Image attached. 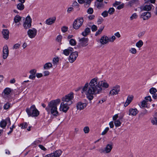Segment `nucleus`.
<instances>
[{
  "label": "nucleus",
  "instance_id": "1",
  "mask_svg": "<svg viewBox=\"0 0 157 157\" xmlns=\"http://www.w3.org/2000/svg\"><path fill=\"white\" fill-rule=\"evenodd\" d=\"M98 80L97 77L94 78L90 80L89 83H86L82 88L81 93L85 94L87 98L90 101L93 99L94 95L97 96L102 93V87L107 88L109 86L105 81L98 82Z\"/></svg>",
  "mask_w": 157,
  "mask_h": 157
},
{
  "label": "nucleus",
  "instance_id": "2",
  "mask_svg": "<svg viewBox=\"0 0 157 157\" xmlns=\"http://www.w3.org/2000/svg\"><path fill=\"white\" fill-rule=\"evenodd\" d=\"M60 101L59 99L51 101L48 103V106L46 108V110L48 113L50 112L53 116H57L59 113L57 111V105L59 103Z\"/></svg>",
  "mask_w": 157,
  "mask_h": 157
},
{
  "label": "nucleus",
  "instance_id": "3",
  "mask_svg": "<svg viewBox=\"0 0 157 157\" xmlns=\"http://www.w3.org/2000/svg\"><path fill=\"white\" fill-rule=\"evenodd\" d=\"M26 111L29 117H37L39 114V111L34 105H32L30 108H26Z\"/></svg>",
  "mask_w": 157,
  "mask_h": 157
},
{
  "label": "nucleus",
  "instance_id": "4",
  "mask_svg": "<svg viewBox=\"0 0 157 157\" xmlns=\"http://www.w3.org/2000/svg\"><path fill=\"white\" fill-rule=\"evenodd\" d=\"M74 98V93L71 92L69 94L65 95L62 98V100L63 102L67 103L68 105H71L72 104V100Z\"/></svg>",
  "mask_w": 157,
  "mask_h": 157
},
{
  "label": "nucleus",
  "instance_id": "5",
  "mask_svg": "<svg viewBox=\"0 0 157 157\" xmlns=\"http://www.w3.org/2000/svg\"><path fill=\"white\" fill-rule=\"evenodd\" d=\"M84 21L83 17H78L75 19L73 23V27L75 29H78L82 25Z\"/></svg>",
  "mask_w": 157,
  "mask_h": 157
},
{
  "label": "nucleus",
  "instance_id": "6",
  "mask_svg": "<svg viewBox=\"0 0 157 157\" xmlns=\"http://www.w3.org/2000/svg\"><path fill=\"white\" fill-rule=\"evenodd\" d=\"M112 148V145L108 144L105 148H101L98 150V151L101 154L108 153L111 151Z\"/></svg>",
  "mask_w": 157,
  "mask_h": 157
},
{
  "label": "nucleus",
  "instance_id": "7",
  "mask_svg": "<svg viewBox=\"0 0 157 157\" xmlns=\"http://www.w3.org/2000/svg\"><path fill=\"white\" fill-rule=\"evenodd\" d=\"M32 20L30 16H28L25 19V21L23 23V26L25 29H28L31 27Z\"/></svg>",
  "mask_w": 157,
  "mask_h": 157
},
{
  "label": "nucleus",
  "instance_id": "8",
  "mask_svg": "<svg viewBox=\"0 0 157 157\" xmlns=\"http://www.w3.org/2000/svg\"><path fill=\"white\" fill-rule=\"evenodd\" d=\"M120 91V86L119 85H117L113 87L112 90L110 91L109 94L111 96H114L117 94Z\"/></svg>",
  "mask_w": 157,
  "mask_h": 157
},
{
  "label": "nucleus",
  "instance_id": "9",
  "mask_svg": "<svg viewBox=\"0 0 157 157\" xmlns=\"http://www.w3.org/2000/svg\"><path fill=\"white\" fill-rule=\"evenodd\" d=\"M37 33V30L34 28L29 29L27 32V34L28 36L30 38H34L36 35Z\"/></svg>",
  "mask_w": 157,
  "mask_h": 157
},
{
  "label": "nucleus",
  "instance_id": "10",
  "mask_svg": "<svg viewBox=\"0 0 157 157\" xmlns=\"http://www.w3.org/2000/svg\"><path fill=\"white\" fill-rule=\"evenodd\" d=\"M78 52H71L69 58V61L70 63H73L76 59L78 56Z\"/></svg>",
  "mask_w": 157,
  "mask_h": 157
},
{
  "label": "nucleus",
  "instance_id": "11",
  "mask_svg": "<svg viewBox=\"0 0 157 157\" xmlns=\"http://www.w3.org/2000/svg\"><path fill=\"white\" fill-rule=\"evenodd\" d=\"M67 103L62 102L61 103L59 108L60 110L66 113L69 109V105Z\"/></svg>",
  "mask_w": 157,
  "mask_h": 157
},
{
  "label": "nucleus",
  "instance_id": "12",
  "mask_svg": "<svg viewBox=\"0 0 157 157\" xmlns=\"http://www.w3.org/2000/svg\"><path fill=\"white\" fill-rule=\"evenodd\" d=\"M88 42V39L87 38L83 37L79 38L78 45L80 47H84L86 46Z\"/></svg>",
  "mask_w": 157,
  "mask_h": 157
},
{
  "label": "nucleus",
  "instance_id": "13",
  "mask_svg": "<svg viewBox=\"0 0 157 157\" xmlns=\"http://www.w3.org/2000/svg\"><path fill=\"white\" fill-rule=\"evenodd\" d=\"M151 17V13L146 12L143 13L140 15V18H142L144 20L148 19Z\"/></svg>",
  "mask_w": 157,
  "mask_h": 157
},
{
  "label": "nucleus",
  "instance_id": "14",
  "mask_svg": "<svg viewBox=\"0 0 157 157\" xmlns=\"http://www.w3.org/2000/svg\"><path fill=\"white\" fill-rule=\"evenodd\" d=\"M86 106V103L79 101L77 103L76 108L77 110H81L83 109Z\"/></svg>",
  "mask_w": 157,
  "mask_h": 157
},
{
  "label": "nucleus",
  "instance_id": "15",
  "mask_svg": "<svg viewBox=\"0 0 157 157\" xmlns=\"http://www.w3.org/2000/svg\"><path fill=\"white\" fill-rule=\"evenodd\" d=\"M109 37L106 36H102L100 39V42L102 44H104L109 43Z\"/></svg>",
  "mask_w": 157,
  "mask_h": 157
},
{
  "label": "nucleus",
  "instance_id": "16",
  "mask_svg": "<svg viewBox=\"0 0 157 157\" xmlns=\"http://www.w3.org/2000/svg\"><path fill=\"white\" fill-rule=\"evenodd\" d=\"M56 20V17H50L47 19L45 22L46 24L48 25H50L53 24Z\"/></svg>",
  "mask_w": 157,
  "mask_h": 157
},
{
  "label": "nucleus",
  "instance_id": "17",
  "mask_svg": "<svg viewBox=\"0 0 157 157\" xmlns=\"http://www.w3.org/2000/svg\"><path fill=\"white\" fill-rule=\"evenodd\" d=\"M138 113V111L136 109L130 108L128 111V115L135 116Z\"/></svg>",
  "mask_w": 157,
  "mask_h": 157
},
{
  "label": "nucleus",
  "instance_id": "18",
  "mask_svg": "<svg viewBox=\"0 0 157 157\" xmlns=\"http://www.w3.org/2000/svg\"><path fill=\"white\" fill-rule=\"evenodd\" d=\"M2 33L3 38L6 40H8L9 38V31L7 29H3L2 30Z\"/></svg>",
  "mask_w": 157,
  "mask_h": 157
},
{
  "label": "nucleus",
  "instance_id": "19",
  "mask_svg": "<svg viewBox=\"0 0 157 157\" xmlns=\"http://www.w3.org/2000/svg\"><path fill=\"white\" fill-rule=\"evenodd\" d=\"M152 6L151 4L147 5L142 6L141 9L143 10L149 11L151 10Z\"/></svg>",
  "mask_w": 157,
  "mask_h": 157
},
{
  "label": "nucleus",
  "instance_id": "20",
  "mask_svg": "<svg viewBox=\"0 0 157 157\" xmlns=\"http://www.w3.org/2000/svg\"><path fill=\"white\" fill-rule=\"evenodd\" d=\"M62 153V151L60 150H59L55 151L53 153H51V154L52 156V157H59Z\"/></svg>",
  "mask_w": 157,
  "mask_h": 157
},
{
  "label": "nucleus",
  "instance_id": "21",
  "mask_svg": "<svg viewBox=\"0 0 157 157\" xmlns=\"http://www.w3.org/2000/svg\"><path fill=\"white\" fill-rule=\"evenodd\" d=\"M133 97L132 96H128L126 101L124 104V106L125 107L127 106L132 101Z\"/></svg>",
  "mask_w": 157,
  "mask_h": 157
},
{
  "label": "nucleus",
  "instance_id": "22",
  "mask_svg": "<svg viewBox=\"0 0 157 157\" xmlns=\"http://www.w3.org/2000/svg\"><path fill=\"white\" fill-rule=\"evenodd\" d=\"M90 32V29L89 28H86L85 30L82 33V35L84 36H86Z\"/></svg>",
  "mask_w": 157,
  "mask_h": 157
},
{
  "label": "nucleus",
  "instance_id": "23",
  "mask_svg": "<svg viewBox=\"0 0 157 157\" xmlns=\"http://www.w3.org/2000/svg\"><path fill=\"white\" fill-rule=\"evenodd\" d=\"M9 50H3L2 57L3 59H6L9 55Z\"/></svg>",
  "mask_w": 157,
  "mask_h": 157
},
{
  "label": "nucleus",
  "instance_id": "24",
  "mask_svg": "<svg viewBox=\"0 0 157 157\" xmlns=\"http://www.w3.org/2000/svg\"><path fill=\"white\" fill-rule=\"evenodd\" d=\"M52 63H46L44 66V69L47 70L52 67Z\"/></svg>",
  "mask_w": 157,
  "mask_h": 157
},
{
  "label": "nucleus",
  "instance_id": "25",
  "mask_svg": "<svg viewBox=\"0 0 157 157\" xmlns=\"http://www.w3.org/2000/svg\"><path fill=\"white\" fill-rule=\"evenodd\" d=\"M17 7L18 10H22L24 9L25 6L23 4L19 3L17 4Z\"/></svg>",
  "mask_w": 157,
  "mask_h": 157
},
{
  "label": "nucleus",
  "instance_id": "26",
  "mask_svg": "<svg viewBox=\"0 0 157 157\" xmlns=\"http://www.w3.org/2000/svg\"><path fill=\"white\" fill-rule=\"evenodd\" d=\"M11 92V90L10 88H6L4 89L3 93L5 95H8L10 94Z\"/></svg>",
  "mask_w": 157,
  "mask_h": 157
},
{
  "label": "nucleus",
  "instance_id": "27",
  "mask_svg": "<svg viewBox=\"0 0 157 157\" xmlns=\"http://www.w3.org/2000/svg\"><path fill=\"white\" fill-rule=\"evenodd\" d=\"M138 17V15L136 13H133L130 17L131 21H132L133 20L136 19Z\"/></svg>",
  "mask_w": 157,
  "mask_h": 157
},
{
  "label": "nucleus",
  "instance_id": "28",
  "mask_svg": "<svg viewBox=\"0 0 157 157\" xmlns=\"http://www.w3.org/2000/svg\"><path fill=\"white\" fill-rule=\"evenodd\" d=\"M7 124V122L5 120H3L0 122V126L4 128L6 127Z\"/></svg>",
  "mask_w": 157,
  "mask_h": 157
},
{
  "label": "nucleus",
  "instance_id": "29",
  "mask_svg": "<svg viewBox=\"0 0 157 157\" xmlns=\"http://www.w3.org/2000/svg\"><path fill=\"white\" fill-rule=\"evenodd\" d=\"M21 17L18 15H17L14 18V21L15 23L18 22L21 19Z\"/></svg>",
  "mask_w": 157,
  "mask_h": 157
},
{
  "label": "nucleus",
  "instance_id": "30",
  "mask_svg": "<svg viewBox=\"0 0 157 157\" xmlns=\"http://www.w3.org/2000/svg\"><path fill=\"white\" fill-rule=\"evenodd\" d=\"M72 51L71 50H63V54L66 56H68Z\"/></svg>",
  "mask_w": 157,
  "mask_h": 157
},
{
  "label": "nucleus",
  "instance_id": "31",
  "mask_svg": "<svg viewBox=\"0 0 157 157\" xmlns=\"http://www.w3.org/2000/svg\"><path fill=\"white\" fill-rule=\"evenodd\" d=\"M143 42L141 40H139L136 44V46L138 48H140L143 45Z\"/></svg>",
  "mask_w": 157,
  "mask_h": 157
},
{
  "label": "nucleus",
  "instance_id": "32",
  "mask_svg": "<svg viewBox=\"0 0 157 157\" xmlns=\"http://www.w3.org/2000/svg\"><path fill=\"white\" fill-rule=\"evenodd\" d=\"M92 1L93 0H86V2L84 4V6L86 8L88 7Z\"/></svg>",
  "mask_w": 157,
  "mask_h": 157
},
{
  "label": "nucleus",
  "instance_id": "33",
  "mask_svg": "<svg viewBox=\"0 0 157 157\" xmlns=\"http://www.w3.org/2000/svg\"><path fill=\"white\" fill-rule=\"evenodd\" d=\"M59 58L58 57H54L53 59L52 62L54 65H56L59 61Z\"/></svg>",
  "mask_w": 157,
  "mask_h": 157
},
{
  "label": "nucleus",
  "instance_id": "34",
  "mask_svg": "<svg viewBox=\"0 0 157 157\" xmlns=\"http://www.w3.org/2000/svg\"><path fill=\"white\" fill-rule=\"evenodd\" d=\"M151 123L153 125H157V117H155L151 120Z\"/></svg>",
  "mask_w": 157,
  "mask_h": 157
},
{
  "label": "nucleus",
  "instance_id": "35",
  "mask_svg": "<svg viewBox=\"0 0 157 157\" xmlns=\"http://www.w3.org/2000/svg\"><path fill=\"white\" fill-rule=\"evenodd\" d=\"M157 92V89L154 87H152L149 90V92L152 94L156 93Z\"/></svg>",
  "mask_w": 157,
  "mask_h": 157
},
{
  "label": "nucleus",
  "instance_id": "36",
  "mask_svg": "<svg viewBox=\"0 0 157 157\" xmlns=\"http://www.w3.org/2000/svg\"><path fill=\"white\" fill-rule=\"evenodd\" d=\"M96 6L98 9H101L104 7V5L102 3H100L99 2L96 5Z\"/></svg>",
  "mask_w": 157,
  "mask_h": 157
},
{
  "label": "nucleus",
  "instance_id": "37",
  "mask_svg": "<svg viewBox=\"0 0 157 157\" xmlns=\"http://www.w3.org/2000/svg\"><path fill=\"white\" fill-rule=\"evenodd\" d=\"M121 123L119 119L115 121L114 124L115 126L117 127H118L121 126Z\"/></svg>",
  "mask_w": 157,
  "mask_h": 157
},
{
  "label": "nucleus",
  "instance_id": "38",
  "mask_svg": "<svg viewBox=\"0 0 157 157\" xmlns=\"http://www.w3.org/2000/svg\"><path fill=\"white\" fill-rule=\"evenodd\" d=\"M70 44L72 46H75L76 45V42L75 40L73 39H71L69 40Z\"/></svg>",
  "mask_w": 157,
  "mask_h": 157
},
{
  "label": "nucleus",
  "instance_id": "39",
  "mask_svg": "<svg viewBox=\"0 0 157 157\" xmlns=\"http://www.w3.org/2000/svg\"><path fill=\"white\" fill-rule=\"evenodd\" d=\"M62 38L63 36L61 35H58L57 36L56 39V40L59 43H61L62 41Z\"/></svg>",
  "mask_w": 157,
  "mask_h": 157
},
{
  "label": "nucleus",
  "instance_id": "40",
  "mask_svg": "<svg viewBox=\"0 0 157 157\" xmlns=\"http://www.w3.org/2000/svg\"><path fill=\"white\" fill-rule=\"evenodd\" d=\"M147 111L146 109L144 110L141 113L139 114V116L143 117L145 115L147 114Z\"/></svg>",
  "mask_w": 157,
  "mask_h": 157
},
{
  "label": "nucleus",
  "instance_id": "41",
  "mask_svg": "<svg viewBox=\"0 0 157 157\" xmlns=\"http://www.w3.org/2000/svg\"><path fill=\"white\" fill-rule=\"evenodd\" d=\"M116 38L115 36H113L111 37H109V42H113L115 40Z\"/></svg>",
  "mask_w": 157,
  "mask_h": 157
},
{
  "label": "nucleus",
  "instance_id": "42",
  "mask_svg": "<svg viewBox=\"0 0 157 157\" xmlns=\"http://www.w3.org/2000/svg\"><path fill=\"white\" fill-rule=\"evenodd\" d=\"M114 11L115 9L113 8V7L110 8L108 11V13L110 15L113 14L114 13Z\"/></svg>",
  "mask_w": 157,
  "mask_h": 157
},
{
  "label": "nucleus",
  "instance_id": "43",
  "mask_svg": "<svg viewBox=\"0 0 157 157\" xmlns=\"http://www.w3.org/2000/svg\"><path fill=\"white\" fill-rule=\"evenodd\" d=\"M108 12L106 10L104 11L101 13V15L104 17H105L108 16Z\"/></svg>",
  "mask_w": 157,
  "mask_h": 157
},
{
  "label": "nucleus",
  "instance_id": "44",
  "mask_svg": "<svg viewBox=\"0 0 157 157\" xmlns=\"http://www.w3.org/2000/svg\"><path fill=\"white\" fill-rule=\"evenodd\" d=\"M94 10L91 7L89 8L87 10V12L89 14H92Z\"/></svg>",
  "mask_w": 157,
  "mask_h": 157
},
{
  "label": "nucleus",
  "instance_id": "45",
  "mask_svg": "<svg viewBox=\"0 0 157 157\" xmlns=\"http://www.w3.org/2000/svg\"><path fill=\"white\" fill-rule=\"evenodd\" d=\"M83 131L85 133H88L90 131V129L88 127L86 126L83 128Z\"/></svg>",
  "mask_w": 157,
  "mask_h": 157
},
{
  "label": "nucleus",
  "instance_id": "46",
  "mask_svg": "<svg viewBox=\"0 0 157 157\" xmlns=\"http://www.w3.org/2000/svg\"><path fill=\"white\" fill-rule=\"evenodd\" d=\"M104 28V27H101L99 29H98V31L96 32V35H98L100 34L101 32H102L103 29Z\"/></svg>",
  "mask_w": 157,
  "mask_h": 157
},
{
  "label": "nucleus",
  "instance_id": "47",
  "mask_svg": "<svg viewBox=\"0 0 157 157\" xmlns=\"http://www.w3.org/2000/svg\"><path fill=\"white\" fill-rule=\"evenodd\" d=\"M10 106V104L9 103H7L4 106V108L5 109H8Z\"/></svg>",
  "mask_w": 157,
  "mask_h": 157
},
{
  "label": "nucleus",
  "instance_id": "48",
  "mask_svg": "<svg viewBox=\"0 0 157 157\" xmlns=\"http://www.w3.org/2000/svg\"><path fill=\"white\" fill-rule=\"evenodd\" d=\"M104 19L101 17H99L97 23L99 25L101 24L103 21Z\"/></svg>",
  "mask_w": 157,
  "mask_h": 157
},
{
  "label": "nucleus",
  "instance_id": "49",
  "mask_svg": "<svg viewBox=\"0 0 157 157\" xmlns=\"http://www.w3.org/2000/svg\"><path fill=\"white\" fill-rule=\"evenodd\" d=\"M147 103L145 100H143L142 102L141 106L143 107H145L147 106Z\"/></svg>",
  "mask_w": 157,
  "mask_h": 157
},
{
  "label": "nucleus",
  "instance_id": "50",
  "mask_svg": "<svg viewBox=\"0 0 157 157\" xmlns=\"http://www.w3.org/2000/svg\"><path fill=\"white\" fill-rule=\"evenodd\" d=\"M21 126L22 128H27L28 124L26 123H25L23 124H21Z\"/></svg>",
  "mask_w": 157,
  "mask_h": 157
},
{
  "label": "nucleus",
  "instance_id": "51",
  "mask_svg": "<svg viewBox=\"0 0 157 157\" xmlns=\"http://www.w3.org/2000/svg\"><path fill=\"white\" fill-rule=\"evenodd\" d=\"M36 70L35 69L31 70L29 71L31 75H35Z\"/></svg>",
  "mask_w": 157,
  "mask_h": 157
},
{
  "label": "nucleus",
  "instance_id": "52",
  "mask_svg": "<svg viewBox=\"0 0 157 157\" xmlns=\"http://www.w3.org/2000/svg\"><path fill=\"white\" fill-rule=\"evenodd\" d=\"M124 4L122 3V4H120L119 5H118L117 7V9L118 10H121V9L123 8L124 7Z\"/></svg>",
  "mask_w": 157,
  "mask_h": 157
},
{
  "label": "nucleus",
  "instance_id": "53",
  "mask_svg": "<svg viewBox=\"0 0 157 157\" xmlns=\"http://www.w3.org/2000/svg\"><path fill=\"white\" fill-rule=\"evenodd\" d=\"M109 130V128L108 127L106 128L104 131L101 133V135H105Z\"/></svg>",
  "mask_w": 157,
  "mask_h": 157
},
{
  "label": "nucleus",
  "instance_id": "54",
  "mask_svg": "<svg viewBox=\"0 0 157 157\" xmlns=\"http://www.w3.org/2000/svg\"><path fill=\"white\" fill-rule=\"evenodd\" d=\"M97 29V27L95 25H93L91 27V29L92 31H95Z\"/></svg>",
  "mask_w": 157,
  "mask_h": 157
},
{
  "label": "nucleus",
  "instance_id": "55",
  "mask_svg": "<svg viewBox=\"0 0 157 157\" xmlns=\"http://www.w3.org/2000/svg\"><path fill=\"white\" fill-rule=\"evenodd\" d=\"M40 141L39 140H36L33 142L32 144V145L33 146H34L35 145H36L39 143H40Z\"/></svg>",
  "mask_w": 157,
  "mask_h": 157
},
{
  "label": "nucleus",
  "instance_id": "56",
  "mask_svg": "<svg viewBox=\"0 0 157 157\" xmlns=\"http://www.w3.org/2000/svg\"><path fill=\"white\" fill-rule=\"evenodd\" d=\"M121 2L116 1L113 4V6L114 7H116L117 5H119L121 4Z\"/></svg>",
  "mask_w": 157,
  "mask_h": 157
},
{
  "label": "nucleus",
  "instance_id": "57",
  "mask_svg": "<svg viewBox=\"0 0 157 157\" xmlns=\"http://www.w3.org/2000/svg\"><path fill=\"white\" fill-rule=\"evenodd\" d=\"M61 29L63 32L65 33L67 31V28L66 26H63L62 27Z\"/></svg>",
  "mask_w": 157,
  "mask_h": 157
},
{
  "label": "nucleus",
  "instance_id": "58",
  "mask_svg": "<svg viewBox=\"0 0 157 157\" xmlns=\"http://www.w3.org/2000/svg\"><path fill=\"white\" fill-rule=\"evenodd\" d=\"M20 45L18 44H14L13 46V48L14 49H17L20 48Z\"/></svg>",
  "mask_w": 157,
  "mask_h": 157
},
{
  "label": "nucleus",
  "instance_id": "59",
  "mask_svg": "<svg viewBox=\"0 0 157 157\" xmlns=\"http://www.w3.org/2000/svg\"><path fill=\"white\" fill-rule=\"evenodd\" d=\"M38 146L42 150L45 151L47 150L46 149L43 145H38Z\"/></svg>",
  "mask_w": 157,
  "mask_h": 157
},
{
  "label": "nucleus",
  "instance_id": "60",
  "mask_svg": "<svg viewBox=\"0 0 157 157\" xmlns=\"http://www.w3.org/2000/svg\"><path fill=\"white\" fill-rule=\"evenodd\" d=\"M105 101V100L103 99L101 100H99L98 102L97 103V105L98 106L100 105V104H102Z\"/></svg>",
  "mask_w": 157,
  "mask_h": 157
},
{
  "label": "nucleus",
  "instance_id": "61",
  "mask_svg": "<svg viewBox=\"0 0 157 157\" xmlns=\"http://www.w3.org/2000/svg\"><path fill=\"white\" fill-rule=\"evenodd\" d=\"M145 98L146 100H147V101H149L150 102H151L152 101L151 97L150 96H148L145 97Z\"/></svg>",
  "mask_w": 157,
  "mask_h": 157
},
{
  "label": "nucleus",
  "instance_id": "62",
  "mask_svg": "<svg viewBox=\"0 0 157 157\" xmlns=\"http://www.w3.org/2000/svg\"><path fill=\"white\" fill-rule=\"evenodd\" d=\"M145 32L144 31L140 32L138 34V36L140 37L143 36L145 34Z\"/></svg>",
  "mask_w": 157,
  "mask_h": 157
},
{
  "label": "nucleus",
  "instance_id": "63",
  "mask_svg": "<svg viewBox=\"0 0 157 157\" xmlns=\"http://www.w3.org/2000/svg\"><path fill=\"white\" fill-rule=\"evenodd\" d=\"M43 74H44V76H46L48 75H49L50 73L49 71H46L44 72Z\"/></svg>",
  "mask_w": 157,
  "mask_h": 157
},
{
  "label": "nucleus",
  "instance_id": "64",
  "mask_svg": "<svg viewBox=\"0 0 157 157\" xmlns=\"http://www.w3.org/2000/svg\"><path fill=\"white\" fill-rule=\"evenodd\" d=\"M73 10L74 8L72 7H70L68 8L67 12L68 13H70Z\"/></svg>",
  "mask_w": 157,
  "mask_h": 157
}]
</instances>
